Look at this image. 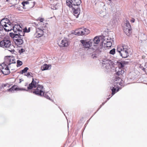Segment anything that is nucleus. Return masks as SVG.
Returning a JSON list of instances; mask_svg holds the SVG:
<instances>
[{"mask_svg":"<svg viewBox=\"0 0 147 147\" xmlns=\"http://www.w3.org/2000/svg\"><path fill=\"white\" fill-rule=\"evenodd\" d=\"M1 22H4L5 24H7L9 26H11L12 24L10 21L7 18H4L1 21Z\"/></svg>","mask_w":147,"mask_h":147,"instance_id":"nucleus-21","label":"nucleus"},{"mask_svg":"<svg viewBox=\"0 0 147 147\" xmlns=\"http://www.w3.org/2000/svg\"><path fill=\"white\" fill-rule=\"evenodd\" d=\"M124 32L128 36H130L132 32L131 26L130 23L128 21H126L125 23V26L123 29Z\"/></svg>","mask_w":147,"mask_h":147,"instance_id":"nucleus-7","label":"nucleus"},{"mask_svg":"<svg viewBox=\"0 0 147 147\" xmlns=\"http://www.w3.org/2000/svg\"><path fill=\"white\" fill-rule=\"evenodd\" d=\"M51 65L44 64L42 66L41 69L42 71L47 70L49 69V68L51 66Z\"/></svg>","mask_w":147,"mask_h":147,"instance_id":"nucleus-20","label":"nucleus"},{"mask_svg":"<svg viewBox=\"0 0 147 147\" xmlns=\"http://www.w3.org/2000/svg\"><path fill=\"white\" fill-rule=\"evenodd\" d=\"M13 30L14 32L17 33L18 36L21 38H23L22 37L25 36V33L23 31V29L20 25H15L13 27Z\"/></svg>","mask_w":147,"mask_h":147,"instance_id":"nucleus-4","label":"nucleus"},{"mask_svg":"<svg viewBox=\"0 0 147 147\" xmlns=\"http://www.w3.org/2000/svg\"><path fill=\"white\" fill-rule=\"evenodd\" d=\"M1 23V22H0V24Z\"/></svg>","mask_w":147,"mask_h":147,"instance_id":"nucleus-51","label":"nucleus"},{"mask_svg":"<svg viewBox=\"0 0 147 147\" xmlns=\"http://www.w3.org/2000/svg\"><path fill=\"white\" fill-rule=\"evenodd\" d=\"M80 42L85 48H89L92 46L91 42H90V39L89 41H87L86 40H80Z\"/></svg>","mask_w":147,"mask_h":147,"instance_id":"nucleus-12","label":"nucleus"},{"mask_svg":"<svg viewBox=\"0 0 147 147\" xmlns=\"http://www.w3.org/2000/svg\"><path fill=\"white\" fill-rule=\"evenodd\" d=\"M117 83V84H118V83H117V82H116V83H115H115Z\"/></svg>","mask_w":147,"mask_h":147,"instance_id":"nucleus-50","label":"nucleus"},{"mask_svg":"<svg viewBox=\"0 0 147 147\" xmlns=\"http://www.w3.org/2000/svg\"><path fill=\"white\" fill-rule=\"evenodd\" d=\"M100 41L99 38L98 36H96L93 39H90V42H91L92 46H94L95 48L92 47V48L93 49L94 51L96 50L98 52V50L97 49V47H96L99 42Z\"/></svg>","mask_w":147,"mask_h":147,"instance_id":"nucleus-8","label":"nucleus"},{"mask_svg":"<svg viewBox=\"0 0 147 147\" xmlns=\"http://www.w3.org/2000/svg\"><path fill=\"white\" fill-rule=\"evenodd\" d=\"M53 7V8H52V9H57V8H56V7Z\"/></svg>","mask_w":147,"mask_h":147,"instance_id":"nucleus-39","label":"nucleus"},{"mask_svg":"<svg viewBox=\"0 0 147 147\" xmlns=\"http://www.w3.org/2000/svg\"><path fill=\"white\" fill-rule=\"evenodd\" d=\"M9 0H6V1L7 2H8Z\"/></svg>","mask_w":147,"mask_h":147,"instance_id":"nucleus-44","label":"nucleus"},{"mask_svg":"<svg viewBox=\"0 0 147 147\" xmlns=\"http://www.w3.org/2000/svg\"><path fill=\"white\" fill-rule=\"evenodd\" d=\"M4 29L6 31V30H7L6 29H5V28H4Z\"/></svg>","mask_w":147,"mask_h":147,"instance_id":"nucleus-49","label":"nucleus"},{"mask_svg":"<svg viewBox=\"0 0 147 147\" xmlns=\"http://www.w3.org/2000/svg\"><path fill=\"white\" fill-rule=\"evenodd\" d=\"M9 36L13 38V40L16 38V37H17V36H18V35L17 34V33L14 32V33H13V32H11L9 33Z\"/></svg>","mask_w":147,"mask_h":147,"instance_id":"nucleus-22","label":"nucleus"},{"mask_svg":"<svg viewBox=\"0 0 147 147\" xmlns=\"http://www.w3.org/2000/svg\"><path fill=\"white\" fill-rule=\"evenodd\" d=\"M3 26L1 24V23L0 24V30H3Z\"/></svg>","mask_w":147,"mask_h":147,"instance_id":"nucleus-35","label":"nucleus"},{"mask_svg":"<svg viewBox=\"0 0 147 147\" xmlns=\"http://www.w3.org/2000/svg\"><path fill=\"white\" fill-rule=\"evenodd\" d=\"M25 51V50L23 49H22L19 50V53H21Z\"/></svg>","mask_w":147,"mask_h":147,"instance_id":"nucleus-34","label":"nucleus"},{"mask_svg":"<svg viewBox=\"0 0 147 147\" xmlns=\"http://www.w3.org/2000/svg\"><path fill=\"white\" fill-rule=\"evenodd\" d=\"M115 49L113 48L110 51L109 53L112 55H113L115 54Z\"/></svg>","mask_w":147,"mask_h":147,"instance_id":"nucleus-30","label":"nucleus"},{"mask_svg":"<svg viewBox=\"0 0 147 147\" xmlns=\"http://www.w3.org/2000/svg\"><path fill=\"white\" fill-rule=\"evenodd\" d=\"M116 74L118 76L122 75L124 73L123 69L122 68H117L115 70Z\"/></svg>","mask_w":147,"mask_h":147,"instance_id":"nucleus-19","label":"nucleus"},{"mask_svg":"<svg viewBox=\"0 0 147 147\" xmlns=\"http://www.w3.org/2000/svg\"><path fill=\"white\" fill-rule=\"evenodd\" d=\"M10 41L8 39L5 38L4 40L0 42V46L3 48H9L11 45Z\"/></svg>","mask_w":147,"mask_h":147,"instance_id":"nucleus-9","label":"nucleus"},{"mask_svg":"<svg viewBox=\"0 0 147 147\" xmlns=\"http://www.w3.org/2000/svg\"><path fill=\"white\" fill-rule=\"evenodd\" d=\"M33 3L34 4H33V5H34V2H33Z\"/></svg>","mask_w":147,"mask_h":147,"instance_id":"nucleus-46","label":"nucleus"},{"mask_svg":"<svg viewBox=\"0 0 147 147\" xmlns=\"http://www.w3.org/2000/svg\"><path fill=\"white\" fill-rule=\"evenodd\" d=\"M5 68L6 69H3V70L0 69V70L3 74L5 75H7L9 74L10 73V72L8 67H6Z\"/></svg>","mask_w":147,"mask_h":147,"instance_id":"nucleus-18","label":"nucleus"},{"mask_svg":"<svg viewBox=\"0 0 147 147\" xmlns=\"http://www.w3.org/2000/svg\"><path fill=\"white\" fill-rule=\"evenodd\" d=\"M4 26L5 27H7V25L6 24H4Z\"/></svg>","mask_w":147,"mask_h":147,"instance_id":"nucleus-42","label":"nucleus"},{"mask_svg":"<svg viewBox=\"0 0 147 147\" xmlns=\"http://www.w3.org/2000/svg\"><path fill=\"white\" fill-rule=\"evenodd\" d=\"M142 69L144 71L145 70V69L144 67H142Z\"/></svg>","mask_w":147,"mask_h":147,"instance_id":"nucleus-41","label":"nucleus"},{"mask_svg":"<svg viewBox=\"0 0 147 147\" xmlns=\"http://www.w3.org/2000/svg\"><path fill=\"white\" fill-rule=\"evenodd\" d=\"M6 86V85L5 84V85H4V87H5Z\"/></svg>","mask_w":147,"mask_h":147,"instance_id":"nucleus-45","label":"nucleus"},{"mask_svg":"<svg viewBox=\"0 0 147 147\" xmlns=\"http://www.w3.org/2000/svg\"><path fill=\"white\" fill-rule=\"evenodd\" d=\"M97 57V55L96 54H92V57L93 59L96 58Z\"/></svg>","mask_w":147,"mask_h":147,"instance_id":"nucleus-33","label":"nucleus"},{"mask_svg":"<svg viewBox=\"0 0 147 147\" xmlns=\"http://www.w3.org/2000/svg\"><path fill=\"white\" fill-rule=\"evenodd\" d=\"M135 20L134 19L132 18L131 20V22L133 23L134 22Z\"/></svg>","mask_w":147,"mask_h":147,"instance_id":"nucleus-37","label":"nucleus"},{"mask_svg":"<svg viewBox=\"0 0 147 147\" xmlns=\"http://www.w3.org/2000/svg\"><path fill=\"white\" fill-rule=\"evenodd\" d=\"M32 74V73L31 72H28L26 74H25L24 76H27L28 77L29 76H31L32 77L33 76H32L30 75V74Z\"/></svg>","mask_w":147,"mask_h":147,"instance_id":"nucleus-32","label":"nucleus"},{"mask_svg":"<svg viewBox=\"0 0 147 147\" xmlns=\"http://www.w3.org/2000/svg\"><path fill=\"white\" fill-rule=\"evenodd\" d=\"M81 3V0H67L66 3L71 10L74 15L78 18L80 11V5Z\"/></svg>","mask_w":147,"mask_h":147,"instance_id":"nucleus-1","label":"nucleus"},{"mask_svg":"<svg viewBox=\"0 0 147 147\" xmlns=\"http://www.w3.org/2000/svg\"><path fill=\"white\" fill-rule=\"evenodd\" d=\"M23 31L25 33V32H30V30H28L26 27H25L23 29Z\"/></svg>","mask_w":147,"mask_h":147,"instance_id":"nucleus-31","label":"nucleus"},{"mask_svg":"<svg viewBox=\"0 0 147 147\" xmlns=\"http://www.w3.org/2000/svg\"><path fill=\"white\" fill-rule=\"evenodd\" d=\"M114 86H115V85H114ZM111 89L112 91V95L114 94L115 93L116 90V88H115V87H111Z\"/></svg>","mask_w":147,"mask_h":147,"instance_id":"nucleus-26","label":"nucleus"},{"mask_svg":"<svg viewBox=\"0 0 147 147\" xmlns=\"http://www.w3.org/2000/svg\"><path fill=\"white\" fill-rule=\"evenodd\" d=\"M42 86L37 87L35 90L33 91V92L36 95L40 96H44L47 99L51 100L50 97L47 94H44L43 92L44 90Z\"/></svg>","mask_w":147,"mask_h":147,"instance_id":"nucleus-3","label":"nucleus"},{"mask_svg":"<svg viewBox=\"0 0 147 147\" xmlns=\"http://www.w3.org/2000/svg\"><path fill=\"white\" fill-rule=\"evenodd\" d=\"M110 39L109 40V39H107V41H106V42L107 46V47H111L112 45V43L110 41Z\"/></svg>","mask_w":147,"mask_h":147,"instance_id":"nucleus-25","label":"nucleus"},{"mask_svg":"<svg viewBox=\"0 0 147 147\" xmlns=\"http://www.w3.org/2000/svg\"><path fill=\"white\" fill-rule=\"evenodd\" d=\"M28 69H29L28 67H25L20 72V73L22 74H23L24 73H25L26 72H27Z\"/></svg>","mask_w":147,"mask_h":147,"instance_id":"nucleus-27","label":"nucleus"},{"mask_svg":"<svg viewBox=\"0 0 147 147\" xmlns=\"http://www.w3.org/2000/svg\"><path fill=\"white\" fill-rule=\"evenodd\" d=\"M14 47L12 45H10V46L9 47V48H7V49H8L7 50L11 52V53H13L14 51Z\"/></svg>","mask_w":147,"mask_h":147,"instance_id":"nucleus-23","label":"nucleus"},{"mask_svg":"<svg viewBox=\"0 0 147 147\" xmlns=\"http://www.w3.org/2000/svg\"><path fill=\"white\" fill-rule=\"evenodd\" d=\"M14 90H26L27 91L28 90H25L24 88H20L16 87V86H13L11 88L8 89V91L12 92Z\"/></svg>","mask_w":147,"mask_h":147,"instance_id":"nucleus-17","label":"nucleus"},{"mask_svg":"<svg viewBox=\"0 0 147 147\" xmlns=\"http://www.w3.org/2000/svg\"><path fill=\"white\" fill-rule=\"evenodd\" d=\"M61 47H67L68 45V42L66 38H64L61 41V42L59 44Z\"/></svg>","mask_w":147,"mask_h":147,"instance_id":"nucleus-15","label":"nucleus"},{"mask_svg":"<svg viewBox=\"0 0 147 147\" xmlns=\"http://www.w3.org/2000/svg\"><path fill=\"white\" fill-rule=\"evenodd\" d=\"M105 104V102L102 103V104L100 105V108H99V109H98V110L97 111H98L100 108H101V106L102 105H104Z\"/></svg>","mask_w":147,"mask_h":147,"instance_id":"nucleus-38","label":"nucleus"},{"mask_svg":"<svg viewBox=\"0 0 147 147\" xmlns=\"http://www.w3.org/2000/svg\"><path fill=\"white\" fill-rule=\"evenodd\" d=\"M128 49L129 47L127 45H123L118 46L117 51L122 58H125L129 56Z\"/></svg>","mask_w":147,"mask_h":147,"instance_id":"nucleus-2","label":"nucleus"},{"mask_svg":"<svg viewBox=\"0 0 147 147\" xmlns=\"http://www.w3.org/2000/svg\"><path fill=\"white\" fill-rule=\"evenodd\" d=\"M30 30V28H28V30Z\"/></svg>","mask_w":147,"mask_h":147,"instance_id":"nucleus-43","label":"nucleus"},{"mask_svg":"<svg viewBox=\"0 0 147 147\" xmlns=\"http://www.w3.org/2000/svg\"><path fill=\"white\" fill-rule=\"evenodd\" d=\"M29 3V2L28 1H24L23 2L22 4L23 6V7L24 8H24V7L25 6V5L26 4V5H28V4Z\"/></svg>","mask_w":147,"mask_h":147,"instance_id":"nucleus-29","label":"nucleus"},{"mask_svg":"<svg viewBox=\"0 0 147 147\" xmlns=\"http://www.w3.org/2000/svg\"><path fill=\"white\" fill-rule=\"evenodd\" d=\"M128 63L127 62L125 61H117V65L118 68H122L123 69L125 65L127 64Z\"/></svg>","mask_w":147,"mask_h":147,"instance_id":"nucleus-16","label":"nucleus"},{"mask_svg":"<svg viewBox=\"0 0 147 147\" xmlns=\"http://www.w3.org/2000/svg\"><path fill=\"white\" fill-rule=\"evenodd\" d=\"M46 32V30L43 28H38L36 29V33L38 35V37H40L44 35V33Z\"/></svg>","mask_w":147,"mask_h":147,"instance_id":"nucleus-14","label":"nucleus"},{"mask_svg":"<svg viewBox=\"0 0 147 147\" xmlns=\"http://www.w3.org/2000/svg\"><path fill=\"white\" fill-rule=\"evenodd\" d=\"M119 91V89H118L117 90V91Z\"/></svg>","mask_w":147,"mask_h":147,"instance_id":"nucleus-48","label":"nucleus"},{"mask_svg":"<svg viewBox=\"0 0 147 147\" xmlns=\"http://www.w3.org/2000/svg\"><path fill=\"white\" fill-rule=\"evenodd\" d=\"M116 79L117 80H119V79H120V78H119L118 77H116Z\"/></svg>","mask_w":147,"mask_h":147,"instance_id":"nucleus-40","label":"nucleus"},{"mask_svg":"<svg viewBox=\"0 0 147 147\" xmlns=\"http://www.w3.org/2000/svg\"><path fill=\"white\" fill-rule=\"evenodd\" d=\"M17 37L14 39V41L16 45L18 46L22 45L24 43L23 38H21L19 36H17Z\"/></svg>","mask_w":147,"mask_h":147,"instance_id":"nucleus-13","label":"nucleus"},{"mask_svg":"<svg viewBox=\"0 0 147 147\" xmlns=\"http://www.w3.org/2000/svg\"><path fill=\"white\" fill-rule=\"evenodd\" d=\"M90 32V31L88 29L82 28H79L78 30H76L73 34L75 35L82 36L84 35H87Z\"/></svg>","mask_w":147,"mask_h":147,"instance_id":"nucleus-6","label":"nucleus"},{"mask_svg":"<svg viewBox=\"0 0 147 147\" xmlns=\"http://www.w3.org/2000/svg\"><path fill=\"white\" fill-rule=\"evenodd\" d=\"M39 80L36 79L34 80L32 78V80L30 84H29V86L27 87L28 90L31 89L33 88H36V87L40 86L38 84Z\"/></svg>","mask_w":147,"mask_h":147,"instance_id":"nucleus-11","label":"nucleus"},{"mask_svg":"<svg viewBox=\"0 0 147 147\" xmlns=\"http://www.w3.org/2000/svg\"><path fill=\"white\" fill-rule=\"evenodd\" d=\"M109 98H107V100H109Z\"/></svg>","mask_w":147,"mask_h":147,"instance_id":"nucleus-47","label":"nucleus"},{"mask_svg":"<svg viewBox=\"0 0 147 147\" xmlns=\"http://www.w3.org/2000/svg\"><path fill=\"white\" fill-rule=\"evenodd\" d=\"M6 63L5 62V60L4 62L1 65V67H0V68H2L3 69H6V68H5V67H8V65H7Z\"/></svg>","mask_w":147,"mask_h":147,"instance_id":"nucleus-24","label":"nucleus"},{"mask_svg":"<svg viewBox=\"0 0 147 147\" xmlns=\"http://www.w3.org/2000/svg\"><path fill=\"white\" fill-rule=\"evenodd\" d=\"M22 62L21 61L18 60L17 61V66L19 67L22 65Z\"/></svg>","mask_w":147,"mask_h":147,"instance_id":"nucleus-28","label":"nucleus"},{"mask_svg":"<svg viewBox=\"0 0 147 147\" xmlns=\"http://www.w3.org/2000/svg\"><path fill=\"white\" fill-rule=\"evenodd\" d=\"M39 20L40 21V22H42L44 21V19L43 18H41L39 19Z\"/></svg>","mask_w":147,"mask_h":147,"instance_id":"nucleus-36","label":"nucleus"},{"mask_svg":"<svg viewBox=\"0 0 147 147\" xmlns=\"http://www.w3.org/2000/svg\"><path fill=\"white\" fill-rule=\"evenodd\" d=\"M102 67H105L107 70L110 69L113 65V62L110 59L105 58L102 59Z\"/></svg>","mask_w":147,"mask_h":147,"instance_id":"nucleus-5","label":"nucleus"},{"mask_svg":"<svg viewBox=\"0 0 147 147\" xmlns=\"http://www.w3.org/2000/svg\"><path fill=\"white\" fill-rule=\"evenodd\" d=\"M5 62L9 66L12 64L15 65L16 63V60L15 58L13 57L10 56H6L5 57Z\"/></svg>","mask_w":147,"mask_h":147,"instance_id":"nucleus-10","label":"nucleus"}]
</instances>
